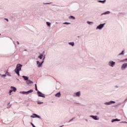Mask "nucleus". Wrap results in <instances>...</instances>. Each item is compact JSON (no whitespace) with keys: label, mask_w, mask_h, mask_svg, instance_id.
Returning <instances> with one entry per match:
<instances>
[{"label":"nucleus","mask_w":127,"mask_h":127,"mask_svg":"<svg viewBox=\"0 0 127 127\" xmlns=\"http://www.w3.org/2000/svg\"><path fill=\"white\" fill-rule=\"evenodd\" d=\"M106 0H98V2H101L102 3H105V2H106Z\"/></svg>","instance_id":"25"},{"label":"nucleus","mask_w":127,"mask_h":127,"mask_svg":"<svg viewBox=\"0 0 127 127\" xmlns=\"http://www.w3.org/2000/svg\"><path fill=\"white\" fill-rule=\"evenodd\" d=\"M90 118H92L94 121H99L100 120V118L98 117V116H93V115H90Z\"/></svg>","instance_id":"8"},{"label":"nucleus","mask_w":127,"mask_h":127,"mask_svg":"<svg viewBox=\"0 0 127 127\" xmlns=\"http://www.w3.org/2000/svg\"><path fill=\"white\" fill-rule=\"evenodd\" d=\"M122 123H123L124 124H127V122H126V121L122 122Z\"/></svg>","instance_id":"35"},{"label":"nucleus","mask_w":127,"mask_h":127,"mask_svg":"<svg viewBox=\"0 0 127 127\" xmlns=\"http://www.w3.org/2000/svg\"><path fill=\"white\" fill-rule=\"evenodd\" d=\"M127 61V59H124V60H121L120 61V62H126Z\"/></svg>","instance_id":"27"},{"label":"nucleus","mask_w":127,"mask_h":127,"mask_svg":"<svg viewBox=\"0 0 127 127\" xmlns=\"http://www.w3.org/2000/svg\"><path fill=\"white\" fill-rule=\"evenodd\" d=\"M113 104H116V102L113 101H111L108 102H105L104 103V105L105 106H110V105H113Z\"/></svg>","instance_id":"6"},{"label":"nucleus","mask_w":127,"mask_h":127,"mask_svg":"<svg viewBox=\"0 0 127 127\" xmlns=\"http://www.w3.org/2000/svg\"><path fill=\"white\" fill-rule=\"evenodd\" d=\"M125 54V51H123L121 53L119 54V55H124Z\"/></svg>","instance_id":"30"},{"label":"nucleus","mask_w":127,"mask_h":127,"mask_svg":"<svg viewBox=\"0 0 127 127\" xmlns=\"http://www.w3.org/2000/svg\"><path fill=\"white\" fill-rule=\"evenodd\" d=\"M69 19H73V20H75V19H76V18H75V17L73 16H70L69 17Z\"/></svg>","instance_id":"22"},{"label":"nucleus","mask_w":127,"mask_h":127,"mask_svg":"<svg viewBox=\"0 0 127 127\" xmlns=\"http://www.w3.org/2000/svg\"><path fill=\"white\" fill-rule=\"evenodd\" d=\"M108 65L110 67H115V65H116V62L113 61H110L108 62Z\"/></svg>","instance_id":"3"},{"label":"nucleus","mask_w":127,"mask_h":127,"mask_svg":"<svg viewBox=\"0 0 127 127\" xmlns=\"http://www.w3.org/2000/svg\"><path fill=\"white\" fill-rule=\"evenodd\" d=\"M63 24H64L68 25V24H71V23H70V22H64V23H63Z\"/></svg>","instance_id":"28"},{"label":"nucleus","mask_w":127,"mask_h":127,"mask_svg":"<svg viewBox=\"0 0 127 127\" xmlns=\"http://www.w3.org/2000/svg\"><path fill=\"white\" fill-rule=\"evenodd\" d=\"M20 94H22L23 95H26V91H20Z\"/></svg>","instance_id":"24"},{"label":"nucleus","mask_w":127,"mask_h":127,"mask_svg":"<svg viewBox=\"0 0 127 127\" xmlns=\"http://www.w3.org/2000/svg\"><path fill=\"white\" fill-rule=\"evenodd\" d=\"M10 107H11V104H10V103H8L7 104V109H9V108H10Z\"/></svg>","instance_id":"26"},{"label":"nucleus","mask_w":127,"mask_h":127,"mask_svg":"<svg viewBox=\"0 0 127 127\" xmlns=\"http://www.w3.org/2000/svg\"><path fill=\"white\" fill-rule=\"evenodd\" d=\"M17 80H18V81H19V79H17Z\"/></svg>","instance_id":"42"},{"label":"nucleus","mask_w":127,"mask_h":127,"mask_svg":"<svg viewBox=\"0 0 127 127\" xmlns=\"http://www.w3.org/2000/svg\"><path fill=\"white\" fill-rule=\"evenodd\" d=\"M55 97H58V98L61 97V93H60V92L57 93L55 94Z\"/></svg>","instance_id":"20"},{"label":"nucleus","mask_w":127,"mask_h":127,"mask_svg":"<svg viewBox=\"0 0 127 127\" xmlns=\"http://www.w3.org/2000/svg\"><path fill=\"white\" fill-rule=\"evenodd\" d=\"M22 67V65L20 64H17L16 66V68L14 69V72L16 73L18 76H19V71L21 70V67Z\"/></svg>","instance_id":"1"},{"label":"nucleus","mask_w":127,"mask_h":127,"mask_svg":"<svg viewBox=\"0 0 127 127\" xmlns=\"http://www.w3.org/2000/svg\"><path fill=\"white\" fill-rule=\"evenodd\" d=\"M10 89H11V90L13 92H16V88H15V87L11 86Z\"/></svg>","instance_id":"12"},{"label":"nucleus","mask_w":127,"mask_h":127,"mask_svg":"<svg viewBox=\"0 0 127 127\" xmlns=\"http://www.w3.org/2000/svg\"><path fill=\"white\" fill-rule=\"evenodd\" d=\"M73 96L74 97H77V98L81 97V92L78 91V92L74 93L73 94Z\"/></svg>","instance_id":"4"},{"label":"nucleus","mask_w":127,"mask_h":127,"mask_svg":"<svg viewBox=\"0 0 127 127\" xmlns=\"http://www.w3.org/2000/svg\"><path fill=\"white\" fill-rule=\"evenodd\" d=\"M17 43L18 45H19V42L17 41Z\"/></svg>","instance_id":"39"},{"label":"nucleus","mask_w":127,"mask_h":127,"mask_svg":"<svg viewBox=\"0 0 127 127\" xmlns=\"http://www.w3.org/2000/svg\"><path fill=\"white\" fill-rule=\"evenodd\" d=\"M37 65H38V67L39 68H41V67H42V65L43 64V63H44V61H42L41 63L39 61L36 62Z\"/></svg>","instance_id":"5"},{"label":"nucleus","mask_w":127,"mask_h":127,"mask_svg":"<svg viewBox=\"0 0 127 127\" xmlns=\"http://www.w3.org/2000/svg\"><path fill=\"white\" fill-rule=\"evenodd\" d=\"M35 90L38 91V90H37V85H36V84H35Z\"/></svg>","instance_id":"32"},{"label":"nucleus","mask_w":127,"mask_h":127,"mask_svg":"<svg viewBox=\"0 0 127 127\" xmlns=\"http://www.w3.org/2000/svg\"><path fill=\"white\" fill-rule=\"evenodd\" d=\"M5 74L6 75V76H9V77H11V75H10L9 72H8V71H6L5 72Z\"/></svg>","instance_id":"16"},{"label":"nucleus","mask_w":127,"mask_h":127,"mask_svg":"<svg viewBox=\"0 0 127 127\" xmlns=\"http://www.w3.org/2000/svg\"><path fill=\"white\" fill-rule=\"evenodd\" d=\"M5 20H6L7 21H8V19H7V18H4V19Z\"/></svg>","instance_id":"37"},{"label":"nucleus","mask_w":127,"mask_h":127,"mask_svg":"<svg viewBox=\"0 0 127 127\" xmlns=\"http://www.w3.org/2000/svg\"><path fill=\"white\" fill-rule=\"evenodd\" d=\"M37 94L39 97H41L42 98H45V95L44 94L41 93L40 91H38Z\"/></svg>","instance_id":"10"},{"label":"nucleus","mask_w":127,"mask_h":127,"mask_svg":"<svg viewBox=\"0 0 127 127\" xmlns=\"http://www.w3.org/2000/svg\"><path fill=\"white\" fill-rule=\"evenodd\" d=\"M86 23H87V24H89V25H92V24H94V22H93L89 21H87L86 22Z\"/></svg>","instance_id":"19"},{"label":"nucleus","mask_w":127,"mask_h":127,"mask_svg":"<svg viewBox=\"0 0 127 127\" xmlns=\"http://www.w3.org/2000/svg\"><path fill=\"white\" fill-rule=\"evenodd\" d=\"M115 88H119V86L116 85V86H115Z\"/></svg>","instance_id":"38"},{"label":"nucleus","mask_w":127,"mask_h":127,"mask_svg":"<svg viewBox=\"0 0 127 127\" xmlns=\"http://www.w3.org/2000/svg\"><path fill=\"white\" fill-rule=\"evenodd\" d=\"M1 34H0V35Z\"/></svg>","instance_id":"44"},{"label":"nucleus","mask_w":127,"mask_h":127,"mask_svg":"<svg viewBox=\"0 0 127 127\" xmlns=\"http://www.w3.org/2000/svg\"><path fill=\"white\" fill-rule=\"evenodd\" d=\"M0 76H1V78H5L6 77V74L5 73L4 74H1L0 73Z\"/></svg>","instance_id":"23"},{"label":"nucleus","mask_w":127,"mask_h":127,"mask_svg":"<svg viewBox=\"0 0 127 127\" xmlns=\"http://www.w3.org/2000/svg\"><path fill=\"white\" fill-rule=\"evenodd\" d=\"M106 25V23H103V24H100L98 26H97L96 28V30H98V29H99V30H101L104 28V26Z\"/></svg>","instance_id":"2"},{"label":"nucleus","mask_w":127,"mask_h":127,"mask_svg":"<svg viewBox=\"0 0 127 127\" xmlns=\"http://www.w3.org/2000/svg\"><path fill=\"white\" fill-rule=\"evenodd\" d=\"M68 44L69 45H71V46H74V45H75V43H74V42H69Z\"/></svg>","instance_id":"21"},{"label":"nucleus","mask_w":127,"mask_h":127,"mask_svg":"<svg viewBox=\"0 0 127 127\" xmlns=\"http://www.w3.org/2000/svg\"><path fill=\"white\" fill-rule=\"evenodd\" d=\"M38 59H42L43 58V54H40V55L38 56Z\"/></svg>","instance_id":"15"},{"label":"nucleus","mask_w":127,"mask_h":127,"mask_svg":"<svg viewBox=\"0 0 127 127\" xmlns=\"http://www.w3.org/2000/svg\"><path fill=\"white\" fill-rule=\"evenodd\" d=\"M110 13H111V12L110 11H107L106 12H105L101 14V15H106V14H110Z\"/></svg>","instance_id":"11"},{"label":"nucleus","mask_w":127,"mask_h":127,"mask_svg":"<svg viewBox=\"0 0 127 127\" xmlns=\"http://www.w3.org/2000/svg\"><path fill=\"white\" fill-rule=\"evenodd\" d=\"M31 118H33V119L35 118H38V119H41V117L39 116L37 114L34 113L32 114V116H31Z\"/></svg>","instance_id":"9"},{"label":"nucleus","mask_w":127,"mask_h":127,"mask_svg":"<svg viewBox=\"0 0 127 127\" xmlns=\"http://www.w3.org/2000/svg\"><path fill=\"white\" fill-rule=\"evenodd\" d=\"M86 122H88V120L85 119Z\"/></svg>","instance_id":"40"},{"label":"nucleus","mask_w":127,"mask_h":127,"mask_svg":"<svg viewBox=\"0 0 127 127\" xmlns=\"http://www.w3.org/2000/svg\"><path fill=\"white\" fill-rule=\"evenodd\" d=\"M43 58V61H44V60L45 59V56H44Z\"/></svg>","instance_id":"36"},{"label":"nucleus","mask_w":127,"mask_h":127,"mask_svg":"<svg viewBox=\"0 0 127 127\" xmlns=\"http://www.w3.org/2000/svg\"><path fill=\"white\" fill-rule=\"evenodd\" d=\"M120 121H121V120H119L118 119H113V120H112L111 122L114 123V122H120Z\"/></svg>","instance_id":"18"},{"label":"nucleus","mask_w":127,"mask_h":127,"mask_svg":"<svg viewBox=\"0 0 127 127\" xmlns=\"http://www.w3.org/2000/svg\"><path fill=\"white\" fill-rule=\"evenodd\" d=\"M33 92V90L31 89L28 91H26V95H28L29 94H30Z\"/></svg>","instance_id":"14"},{"label":"nucleus","mask_w":127,"mask_h":127,"mask_svg":"<svg viewBox=\"0 0 127 127\" xmlns=\"http://www.w3.org/2000/svg\"><path fill=\"white\" fill-rule=\"evenodd\" d=\"M56 23H58V22H56Z\"/></svg>","instance_id":"43"},{"label":"nucleus","mask_w":127,"mask_h":127,"mask_svg":"<svg viewBox=\"0 0 127 127\" xmlns=\"http://www.w3.org/2000/svg\"><path fill=\"white\" fill-rule=\"evenodd\" d=\"M73 119H71L70 120H69L68 123H71V122H72V121H73Z\"/></svg>","instance_id":"34"},{"label":"nucleus","mask_w":127,"mask_h":127,"mask_svg":"<svg viewBox=\"0 0 127 127\" xmlns=\"http://www.w3.org/2000/svg\"><path fill=\"white\" fill-rule=\"evenodd\" d=\"M12 92V90H9L8 94H9V95L10 96H11V92Z\"/></svg>","instance_id":"31"},{"label":"nucleus","mask_w":127,"mask_h":127,"mask_svg":"<svg viewBox=\"0 0 127 127\" xmlns=\"http://www.w3.org/2000/svg\"><path fill=\"white\" fill-rule=\"evenodd\" d=\"M46 24H47V25H48V26H50V25H51V23H50L49 22H47Z\"/></svg>","instance_id":"29"},{"label":"nucleus","mask_w":127,"mask_h":127,"mask_svg":"<svg viewBox=\"0 0 127 127\" xmlns=\"http://www.w3.org/2000/svg\"><path fill=\"white\" fill-rule=\"evenodd\" d=\"M22 78H23V79L25 80V81H28V79H29L28 77L23 75Z\"/></svg>","instance_id":"17"},{"label":"nucleus","mask_w":127,"mask_h":127,"mask_svg":"<svg viewBox=\"0 0 127 127\" xmlns=\"http://www.w3.org/2000/svg\"><path fill=\"white\" fill-rule=\"evenodd\" d=\"M38 104L39 105H41V104H43V102H38Z\"/></svg>","instance_id":"33"},{"label":"nucleus","mask_w":127,"mask_h":127,"mask_svg":"<svg viewBox=\"0 0 127 127\" xmlns=\"http://www.w3.org/2000/svg\"><path fill=\"white\" fill-rule=\"evenodd\" d=\"M46 4H49V3H46Z\"/></svg>","instance_id":"41"},{"label":"nucleus","mask_w":127,"mask_h":127,"mask_svg":"<svg viewBox=\"0 0 127 127\" xmlns=\"http://www.w3.org/2000/svg\"><path fill=\"white\" fill-rule=\"evenodd\" d=\"M26 83L27 84V85H30L31 84H33V82H32V81L30 80H28L26 81Z\"/></svg>","instance_id":"13"},{"label":"nucleus","mask_w":127,"mask_h":127,"mask_svg":"<svg viewBox=\"0 0 127 127\" xmlns=\"http://www.w3.org/2000/svg\"><path fill=\"white\" fill-rule=\"evenodd\" d=\"M127 68V63H125L122 64L121 65V70H126Z\"/></svg>","instance_id":"7"}]
</instances>
